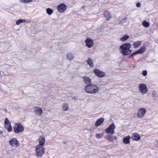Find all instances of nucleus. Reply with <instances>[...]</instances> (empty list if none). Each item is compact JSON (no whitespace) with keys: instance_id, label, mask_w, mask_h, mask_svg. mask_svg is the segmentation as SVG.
<instances>
[{"instance_id":"nucleus-1","label":"nucleus","mask_w":158,"mask_h":158,"mask_svg":"<svg viewBox=\"0 0 158 158\" xmlns=\"http://www.w3.org/2000/svg\"><path fill=\"white\" fill-rule=\"evenodd\" d=\"M84 89L87 93L95 94L99 91V88L97 86L91 84L86 85Z\"/></svg>"},{"instance_id":"nucleus-2","label":"nucleus","mask_w":158,"mask_h":158,"mask_svg":"<svg viewBox=\"0 0 158 158\" xmlns=\"http://www.w3.org/2000/svg\"><path fill=\"white\" fill-rule=\"evenodd\" d=\"M13 129L15 133L19 134L23 131L24 127L21 123H18L15 124Z\"/></svg>"},{"instance_id":"nucleus-3","label":"nucleus","mask_w":158,"mask_h":158,"mask_svg":"<svg viewBox=\"0 0 158 158\" xmlns=\"http://www.w3.org/2000/svg\"><path fill=\"white\" fill-rule=\"evenodd\" d=\"M44 148L43 146L37 145L35 147L36 154L38 156L41 157L44 152Z\"/></svg>"},{"instance_id":"nucleus-4","label":"nucleus","mask_w":158,"mask_h":158,"mask_svg":"<svg viewBox=\"0 0 158 158\" xmlns=\"http://www.w3.org/2000/svg\"><path fill=\"white\" fill-rule=\"evenodd\" d=\"M115 127V124L112 123L105 129V132L108 134H113L114 133V129Z\"/></svg>"},{"instance_id":"nucleus-5","label":"nucleus","mask_w":158,"mask_h":158,"mask_svg":"<svg viewBox=\"0 0 158 158\" xmlns=\"http://www.w3.org/2000/svg\"><path fill=\"white\" fill-rule=\"evenodd\" d=\"M146 112V110L144 108H142L139 109L137 117L139 118H142L144 117Z\"/></svg>"},{"instance_id":"nucleus-6","label":"nucleus","mask_w":158,"mask_h":158,"mask_svg":"<svg viewBox=\"0 0 158 158\" xmlns=\"http://www.w3.org/2000/svg\"><path fill=\"white\" fill-rule=\"evenodd\" d=\"M139 92L143 94H145L148 91L147 86L144 84H140L139 86Z\"/></svg>"},{"instance_id":"nucleus-7","label":"nucleus","mask_w":158,"mask_h":158,"mask_svg":"<svg viewBox=\"0 0 158 158\" xmlns=\"http://www.w3.org/2000/svg\"><path fill=\"white\" fill-rule=\"evenodd\" d=\"M86 46L89 48H91L94 45L93 40L90 38H87L85 41Z\"/></svg>"},{"instance_id":"nucleus-8","label":"nucleus","mask_w":158,"mask_h":158,"mask_svg":"<svg viewBox=\"0 0 158 158\" xmlns=\"http://www.w3.org/2000/svg\"><path fill=\"white\" fill-rule=\"evenodd\" d=\"M10 144L13 147L17 148L19 146V141L15 138L11 139L9 141Z\"/></svg>"},{"instance_id":"nucleus-9","label":"nucleus","mask_w":158,"mask_h":158,"mask_svg":"<svg viewBox=\"0 0 158 158\" xmlns=\"http://www.w3.org/2000/svg\"><path fill=\"white\" fill-rule=\"evenodd\" d=\"M67 9V6L64 3H61L57 6V10L60 13L64 12Z\"/></svg>"},{"instance_id":"nucleus-10","label":"nucleus","mask_w":158,"mask_h":158,"mask_svg":"<svg viewBox=\"0 0 158 158\" xmlns=\"http://www.w3.org/2000/svg\"><path fill=\"white\" fill-rule=\"evenodd\" d=\"M95 74L98 77L102 78L105 76V72L101 71L99 69H95L94 70Z\"/></svg>"},{"instance_id":"nucleus-11","label":"nucleus","mask_w":158,"mask_h":158,"mask_svg":"<svg viewBox=\"0 0 158 158\" xmlns=\"http://www.w3.org/2000/svg\"><path fill=\"white\" fill-rule=\"evenodd\" d=\"M131 47V45L129 43H125L123 44L120 47V49H121L120 52H121L123 51H124V50L130 49Z\"/></svg>"},{"instance_id":"nucleus-12","label":"nucleus","mask_w":158,"mask_h":158,"mask_svg":"<svg viewBox=\"0 0 158 158\" xmlns=\"http://www.w3.org/2000/svg\"><path fill=\"white\" fill-rule=\"evenodd\" d=\"M33 110L35 113L38 116H41L43 113L42 109L38 106H34Z\"/></svg>"},{"instance_id":"nucleus-13","label":"nucleus","mask_w":158,"mask_h":158,"mask_svg":"<svg viewBox=\"0 0 158 158\" xmlns=\"http://www.w3.org/2000/svg\"><path fill=\"white\" fill-rule=\"evenodd\" d=\"M111 134H107L105 136V138L110 142H113L114 139H116L117 137L116 136L111 135Z\"/></svg>"},{"instance_id":"nucleus-14","label":"nucleus","mask_w":158,"mask_h":158,"mask_svg":"<svg viewBox=\"0 0 158 158\" xmlns=\"http://www.w3.org/2000/svg\"><path fill=\"white\" fill-rule=\"evenodd\" d=\"M131 138L134 141H138L140 139V137L138 134L135 133L132 134Z\"/></svg>"},{"instance_id":"nucleus-15","label":"nucleus","mask_w":158,"mask_h":158,"mask_svg":"<svg viewBox=\"0 0 158 158\" xmlns=\"http://www.w3.org/2000/svg\"><path fill=\"white\" fill-rule=\"evenodd\" d=\"M82 78L84 83L87 85L91 84V80L90 78L85 76H83Z\"/></svg>"},{"instance_id":"nucleus-16","label":"nucleus","mask_w":158,"mask_h":158,"mask_svg":"<svg viewBox=\"0 0 158 158\" xmlns=\"http://www.w3.org/2000/svg\"><path fill=\"white\" fill-rule=\"evenodd\" d=\"M39 144L37 146H43L45 142V138L42 136H40L39 138Z\"/></svg>"},{"instance_id":"nucleus-17","label":"nucleus","mask_w":158,"mask_h":158,"mask_svg":"<svg viewBox=\"0 0 158 158\" xmlns=\"http://www.w3.org/2000/svg\"><path fill=\"white\" fill-rule=\"evenodd\" d=\"M104 119L102 118L98 119L95 122V125L96 127H98L100 126L103 122Z\"/></svg>"},{"instance_id":"nucleus-18","label":"nucleus","mask_w":158,"mask_h":158,"mask_svg":"<svg viewBox=\"0 0 158 158\" xmlns=\"http://www.w3.org/2000/svg\"><path fill=\"white\" fill-rule=\"evenodd\" d=\"M131 138V137L130 135L126 136L123 139V143L125 144H129L130 143V139Z\"/></svg>"},{"instance_id":"nucleus-19","label":"nucleus","mask_w":158,"mask_h":158,"mask_svg":"<svg viewBox=\"0 0 158 158\" xmlns=\"http://www.w3.org/2000/svg\"><path fill=\"white\" fill-rule=\"evenodd\" d=\"M103 15L107 20H109L111 18V15L110 12L108 10H106L104 11Z\"/></svg>"},{"instance_id":"nucleus-20","label":"nucleus","mask_w":158,"mask_h":158,"mask_svg":"<svg viewBox=\"0 0 158 158\" xmlns=\"http://www.w3.org/2000/svg\"><path fill=\"white\" fill-rule=\"evenodd\" d=\"M141 44V41H138L134 42L132 46L134 48H136L139 47Z\"/></svg>"},{"instance_id":"nucleus-21","label":"nucleus","mask_w":158,"mask_h":158,"mask_svg":"<svg viewBox=\"0 0 158 158\" xmlns=\"http://www.w3.org/2000/svg\"><path fill=\"white\" fill-rule=\"evenodd\" d=\"M5 127L8 132H11L12 131L11 123L5 124Z\"/></svg>"},{"instance_id":"nucleus-22","label":"nucleus","mask_w":158,"mask_h":158,"mask_svg":"<svg viewBox=\"0 0 158 158\" xmlns=\"http://www.w3.org/2000/svg\"><path fill=\"white\" fill-rule=\"evenodd\" d=\"M62 110L64 111H67L69 109V105L66 103H64L62 105Z\"/></svg>"},{"instance_id":"nucleus-23","label":"nucleus","mask_w":158,"mask_h":158,"mask_svg":"<svg viewBox=\"0 0 158 158\" xmlns=\"http://www.w3.org/2000/svg\"><path fill=\"white\" fill-rule=\"evenodd\" d=\"M131 52V50L130 49H128L126 50H124V51L122 52H121L123 55H128L130 54Z\"/></svg>"},{"instance_id":"nucleus-24","label":"nucleus","mask_w":158,"mask_h":158,"mask_svg":"<svg viewBox=\"0 0 158 158\" xmlns=\"http://www.w3.org/2000/svg\"><path fill=\"white\" fill-rule=\"evenodd\" d=\"M146 47L145 46H143L137 51L139 54H140L144 53L146 50Z\"/></svg>"},{"instance_id":"nucleus-25","label":"nucleus","mask_w":158,"mask_h":158,"mask_svg":"<svg viewBox=\"0 0 158 158\" xmlns=\"http://www.w3.org/2000/svg\"><path fill=\"white\" fill-rule=\"evenodd\" d=\"M87 64L89 65L91 67H94V65L93 63V61L90 58H88L87 61Z\"/></svg>"},{"instance_id":"nucleus-26","label":"nucleus","mask_w":158,"mask_h":158,"mask_svg":"<svg viewBox=\"0 0 158 158\" xmlns=\"http://www.w3.org/2000/svg\"><path fill=\"white\" fill-rule=\"evenodd\" d=\"M66 57L68 60H71L73 59L74 56L72 53H68Z\"/></svg>"},{"instance_id":"nucleus-27","label":"nucleus","mask_w":158,"mask_h":158,"mask_svg":"<svg viewBox=\"0 0 158 158\" xmlns=\"http://www.w3.org/2000/svg\"><path fill=\"white\" fill-rule=\"evenodd\" d=\"M129 38V36L127 35H124L120 39V40L122 41H124L127 40Z\"/></svg>"},{"instance_id":"nucleus-28","label":"nucleus","mask_w":158,"mask_h":158,"mask_svg":"<svg viewBox=\"0 0 158 158\" xmlns=\"http://www.w3.org/2000/svg\"><path fill=\"white\" fill-rule=\"evenodd\" d=\"M26 22V20L25 19H20L17 20L16 22V25H19L20 23H24Z\"/></svg>"},{"instance_id":"nucleus-29","label":"nucleus","mask_w":158,"mask_h":158,"mask_svg":"<svg viewBox=\"0 0 158 158\" xmlns=\"http://www.w3.org/2000/svg\"><path fill=\"white\" fill-rule=\"evenodd\" d=\"M142 24L145 27H148L149 26L150 23L146 21H143L142 22Z\"/></svg>"},{"instance_id":"nucleus-30","label":"nucleus","mask_w":158,"mask_h":158,"mask_svg":"<svg viewBox=\"0 0 158 158\" xmlns=\"http://www.w3.org/2000/svg\"><path fill=\"white\" fill-rule=\"evenodd\" d=\"M127 17H125L124 18H122L120 21L118 23L119 24H123V23L127 22Z\"/></svg>"},{"instance_id":"nucleus-31","label":"nucleus","mask_w":158,"mask_h":158,"mask_svg":"<svg viewBox=\"0 0 158 158\" xmlns=\"http://www.w3.org/2000/svg\"><path fill=\"white\" fill-rule=\"evenodd\" d=\"M46 12L49 15H51L52 13H53V10L50 8H48L46 10Z\"/></svg>"},{"instance_id":"nucleus-32","label":"nucleus","mask_w":158,"mask_h":158,"mask_svg":"<svg viewBox=\"0 0 158 158\" xmlns=\"http://www.w3.org/2000/svg\"><path fill=\"white\" fill-rule=\"evenodd\" d=\"M103 135V133L97 134L96 135V137L98 139L101 138Z\"/></svg>"},{"instance_id":"nucleus-33","label":"nucleus","mask_w":158,"mask_h":158,"mask_svg":"<svg viewBox=\"0 0 158 158\" xmlns=\"http://www.w3.org/2000/svg\"><path fill=\"white\" fill-rule=\"evenodd\" d=\"M147 72L146 70H144L142 72V75L144 76H145L147 75Z\"/></svg>"},{"instance_id":"nucleus-34","label":"nucleus","mask_w":158,"mask_h":158,"mask_svg":"<svg viewBox=\"0 0 158 158\" xmlns=\"http://www.w3.org/2000/svg\"><path fill=\"white\" fill-rule=\"evenodd\" d=\"M4 123H5V124H8V123H11L9 121L8 119L7 118H6L5 119Z\"/></svg>"},{"instance_id":"nucleus-35","label":"nucleus","mask_w":158,"mask_h":158,"mask_svg":"<svg viewBox=\"0 0 158 158\" xmlns=\"http://www.w3.org/2000/svg\"><path fill=\"white\" fill-rule=\"evenodd\" d=\"M20 1L22 3H28L29 2L28 0H20Z\"/></svg>"},{"instance_id":"nucleus-36","label":"nucleus","mask_w":158,"mask_h":158,"mask_svg":"<svg viewBox=\"0 0 158 158\" xmlns=\"http://www.w3.org/2000/svg\"><path fill=\"white\" fill-rule=\"evenodd\" d=\"M141 4L139 2H138L136 4V6L138 7H139L140 6Z\"/></svg>"},{"instance_id":"nucleus-37","label":"nucleus","mask_w":158,"mask_h":158,"mask_svg":"<svg viewBox=\"0 0 158 158\" xmlns=\"http://www.w3.org/2000/svg\"><path fill=\"white\" fill-rule=\"evenodd\" d=\"M134 56V55L133 53H132L129 56V57L130 58H132Z\"/></svg>"},{"instance_id":"nucleus-38","label":"nucleus","mask_w":158,"mask_h":158,"mask_svg":"<svg viewBox=\"0 0 158 158\" xmlns=\"http://www.w3.org/2000/svg\"><path fill=\"white\" fill-rule=\"evenodd\" d=\"M133 53L135 56L137 54H139L137 51L136 52H134V53Z\"/></svg>"},{"instance_id":"nucleus-39","label":"nucleus","mask_w":158,"mask_h":158,"mask_svg":"<svg viewBox=\"0 0 158 158\" xmlns=\"http://www.w3.org/2000/svg\"><path fill=\"white\" fill-rule=\"evenodd\" d=\"M62 142L64 144H65L66 143V142L65 141H63Z\"/></svg>"},{"instance_id":"nucleus-40","label":"nucleus","mask_w":158,"mask_h":158,"mask_svg":"<svg viewBox=\"0 0 158 158\" xmlns=\"http://www.w3.org/2000/svg\"><path fill=\"white\" fill-rule=\"evenodd\" d=\"M29 2H32V0H28Z\"/></svg>"},{"instance_id":"nucleus-41","label":"nucleus","mask_w":158,"mask_h":158,"mask_svg":"<svg viewBox=\"0 0 158 158\" xmlns=\"http://www.w3.org/2000/svg\"><path fill=\"white\" fill-rule=\"evenodd\" d=\"M133 68H135V66H133Z\"/></svg>"},{"instance_id":"nucleus-42","label":"nucleus","mask_w":158,"mask_h":158,"mask_svg":"<svg viewBox=\"0 0 158 158\" xmlns=\"http://www.w3.org/2000/svg\"><path fill=\"white\" fill-rule=\"evenodd\" d=\"M157 145H158V142H157Z\"/></svg>"}]
</instances>
